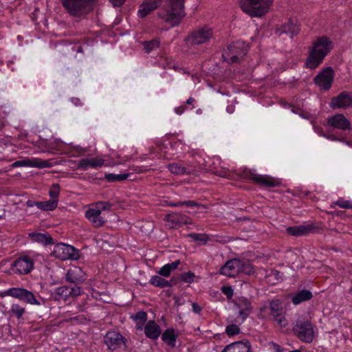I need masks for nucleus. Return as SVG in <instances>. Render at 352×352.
<instances>
[{
	"label": "nucleus",
	"instance_id": "aec40b11",
	"mask_svg": "<svg viewBox=\"0 0 352 352\" xmlns=\"http://www.w3.org/2000/svg\"><path fill=\"white\" fill-rule=\"evenodd\" d=\"M240 259L234 258L226 261L219 270V274L227 276L228 277L234 276L236 274H239V265Z\"/></svg>",
	"mask_w": 352,
	"mask_h": 352
},
{
	"label": "nucleus",
	"instance_id": "e2e57ef3",
	"mask_svg": "<svg viewBox=\"0 0 352 352\" xmlns=\"http://www.w3.org/2000/svg\"><path fill=\"white\" fill-rule=\"evenodd\" d=\"M26 205H27V206L30 207V208L34 207V206L37 207L38 201L29 199L27 201Z\"/></svg>",
	"mask_w": 352,
	"mask_h": 352
},
{
	"label": "nucleus",
	"instance_id": "f03ea898",
	"mask_svg": "<svg viewBox=\"0 0 352 352\" xmlns=\"http://www.w3.org/2000/svg\"><path fill=\"white\" fill-rule=\"evenodd\" d=\"M274 0H239L242 10L251 17H261L265 14Z\"/></svg>",
	"mask_w": 352,
	"mask_h": 352
},
{
	"label": "nucleus",
	"instance_id": "bf43d9fd",
	"mask_svg": "<svg viewBox=\"0 0 352 352\" xmlns=\"http://www.w3.org/2000/svg\"><path fill=\"white\" fill-rule=\"evenodd\" d=\"M192 311L196 314H200L201 311V307L196 302L192 304Z\"/></svg>",
	"mask_w": 352,
	"mask_h": 352
},
{
	"label": "nucleus",
	"instance_id": "13d9d810",
	"mask_svg": "<svg viewBox=\"0 0 352 352\" xmlns=\"http://www.w3.org/2000/svg\"><path fill=\"white\" fill-rule=\"evenodd\" d=\"M186 109V107L184 105H182L175 109V112L178 115H182L185 110Z\"/></svg>",
	"mask_w": 352,
	"mask_h": 352
},
{
	"label": "nucleus",
	"instance_id": "864d4df0",
	"mask_svg": "<svg viewBox=\"0 0 352 352\" xmlns=\"http://www.w3.org/2000/svg\"><path fill=\"white\" fill-rule=\"evenodd\" d=\"M268 276H274L276 280H278V281L283 280V273L276 270H274V269L271 270Z\"/></svg>",
	"mask_w": 352,
	"mask_h": 352
},
{
	"label": "nucleus",
	"instance_id": "a211bd4d",
	"mask_svg": "<svg viewBox=\"0 0 352 352\" xmlns=\"http://www.w3.org/2000/svg\"><path fill=\"white\" fill-rule=\"evenodd\" d=\"M162 3V0H144L139 6L138 15L144 18L154 10L157 9Z\"/></svg>",
	"mask_w": 352,
	"mask_h": 352
},
{
	"label": "nucleus",
	"instance_id": "de8ad7c7",
	"mask_svg": "<svg viewBox=\"0 0 352 352\" xmlns=\"http://www.w3.org/2000/svg\"><path fill=\"white\" fill-rule=\"evenodd\" d=\"M112 204L108 201H98L96 203V208L102 210H110L112 207Z\"/></svg>",
	"mask_w": 352,
	"mask_h": 352
},
{
	"label": "nucleus",
	"instance_id": "f704fd0d",
	"mask_svg": "<svg viewBox=\"0 0 352 352\" xmlns=\"http://www.w3.org/2000/svg\"><path fill=\"white\" fill-rule=\"evenodd\" d=\"M160 42L158 39L154 38L151 41H146L142 43L144 50L148 54L159 47Z\"/></svg>",
	"mask_w": 352,
	"mask_h": 352
},
{
	"label": "nucleus",
	"instance_id": "f8f14e48",
	"mask_svg": "<svg viewBox=\"0 0 352 352\" xmlns=\"http://www.w3.org/2000/svg\"><path fill=\"white\" fill-rule=\"evenodd\" d=\"M330 107L334 109L352 107V93L346 91L340 92L337 96L331 98Z\"/></svg>",
	"mask_w": 352,
	"mask_h": 352
},
{
	"label": "nucleus",
	"instance_id": "a18cd8bd",
	"mask_svg": "<svg viewBox=\"0 0 352 352\" xmlns=\"http://www.w3.org/2000/svg\"><path fill=\"white\" fill-rule=\"evenodd\" d=\"M334 204L344 209H352V202L348 200L338 199Z\"/></svg>",
	"mask_w": 352,
	"mask_h": 352
},
{
	"label": "nucleus",
	"instance_id": "c03bdc74",
	"mask_svg": "<svg viewBox=\"0 0 352 352\" xmlns=\"http://www.w3.org/2000/svg\"><path fill=\"white\" fill-rule=\"evenodd\" d=\"M133 318L137 322V323L140 322L143 324L147 320V314L145 311H140L135 314Z\"/></svg>",
	"mask_w": 352,
	"mask_h": 352
},
{
	"label": "nucleus",
	"instance_id": "052dcab7",
	"mask_svg": "<svg viewBox=\"0 0 352 352\" xmlns=\"http://www.w3.org/2000/svg\"><path fill=\"white\" fill-rule=\"evenodd\" d=\"M171 270L173 271L174 270L177 269L178 265L180 264L179 260H176L170 263H168Z\"/></svg>",
	"mask_w": 352,
	"mask_h": 352
},
{
	"label": "nucleus",
	"instance_id": "1a4fd4ad",
	"mask_svg": "<svg viewBox=\"0 0 352 352\" xmlns=\"http://www.w3.org/2000/svg\"><path fill=\"white\" fill-rule=\"evenodd\" d=\"M270 315L278 323L280 327L287 325V320L285 316V312L280 299L274 298L269 301Z\"/></svg>",
	"mask_w": 352,
	"mask_h": 352
},
{
	"label": "nucleus",
	"instance_id": "5701e85b",
	"mask_svg": "<svg viewBox=\"0 0 352 352\" xmlns=\"http://www.w3.org/2000/svg\"><path fill=\"white\" fill-rule=\"evenodd\" d=\"M315 227L311 224L289 226L287 228L286 232L288 234L294 236H305L311 233Z\"/></svg>",
	"mask_w": 352,
	"mask_h": 352
},
{
	"label": "nucleus",
	"instance_id": "393cba45",
	"mask_svg": "<svg viewBox=\"0 0 352 352\" xmlns=\"http://www.w3.org/2000/svg\"><path fill=\"white\" fill-rule=\"evenodd\" d=\"M100 214V210L96 208H89L85 212L86 218L97 228L103 226L105 222Z\"/></svg>",
	"mask_w": 352,
	"mask_h": 352
},
{
	"label": "nucleus",
	"instance_id": "69168bd1",
	"mask_svg": "<svg viewBox=\"0 0 352 352\" xmlns=\"http://www.w3.org/2000/svg\"><path fill=\"white\" fill-rule=\"evenodd\" d=\"M71 100L76 106L81 104L80 100L78 98H72Z\"/></svg>",
	"mask_w": 352,
	"mask_h": 352
},
{
	"label": "nucleus",
	"instance_id": "338daca9",
	"mask_svg": "<svg viewBox=\"0 0 352 352\" xmlns=\"http://www.w3.org/2000/svg\"><path fill=\"white\" fill-rule=\"evenodd\" d=\"M195 102V99L192 97H190L187 100H186V104H192L193 102Z\"/></svg>",
	"mask_w": 352,
	"mask_h": 352
},
{
	"label": "nucleus",
	"instance_id": "7ed1b4c3",
	"mask_svg": "<svg viewBox=\"0 0 352 352\" xmlns=\"http://www.w3.org/2000/svg\"><path fill=\"white\" fill-rule=\"evenodd\" d=\"M98 0H60L63 7L72 16L81 17L89 13Z\"/></svg>",
	"mask_w": 352,
	"mask_h": 352
},
{
	"label": "nucleus",
	"instance_id": "39448f33",
	"mask_svg": "<svg viewBox=\"0 0 352 352\" xmlns=\"http://www.w3.org/2000/svg\"><path fill=\"white\" fill-rule=\"evenodd\" d=\"M6 296H11L32 305H41V304L32 292L23 287H11L5 292H0V297L3 298Z\"/></svg>",
	"mask_w": 352,
	"mask_h": 352
},
{
	"label": "nucleus",
	"instance_id": "7c9ffc66",
	"mask_svg": "<svg viewBox=\"0 0 352 352\" xmlns=\"http://www.w3.org/2000/svg\"><path fill=\"white\" fill-rule=\"evenodd\" d=\"M313 294L310 290L302 289L295 294L292 298V302L294 305H298L302 302L307 301L311 299Z\"/></svg>",
	"mask_w": 352,
	"mask_h": 352
},
{
	"label": "nucleus",
	"instance_id": "9d476101",
	"mask_svg": "<svg viewBox=\"0 0 352 352\" xmlns=\"http://www.w3.org/2000/svg\"><path fill=\"white\" fill-rule=\"evenodd\" d=\"M212 35L213 32L210 28H202L192 31L185 41L191 45H201L208 42Z\"/></svg>",
	"mask_w": 352,
	"mask_h": 352
},
{
	"label": "nucleus",
	"instance_id": "f3484780",
	"mask_svg": "<svg viewBox=\"0 0 352 352\" xmlns=\"http://www.w3.org/2000/svg\"><path fill=\"white\" fill-rule=\"evenodd\" d=\"M300 32V28L297 23H294L292 19H289L287 23L281 25L279 28H276V33L278 36L283 34H287L290 38H293L297 35Z\"/></svg>",
	"mask_w": 352,
	"mask_h": 352
},
{
	"label": "nucleus",
	"instance_id": "2eb2a0df",
	"mask_svg": "<svg viewBox=\"0 0 352 352\" xmlns=\"http://www.w3.org/2000/svg\"><path fill=\"white\" fill-rule=\"evenodd\" d=\"M15 268V272L19 274H27L33 269L34 263L28 256L18 258L12 265Z\"/></svg>",
	"mask_w": 352,
	"mask_h": 352
},
{
	"label": "nucleus",
	"instance_id": "6e6552de",
	"mask_svg": "<svg viewBox=\"0 0 352 352\" xmlns=\"http://www.w3.org/2000/svg\"><path fill=\"white\" fill-rule=\"evenodd\" d=\"M52 254L62 261L67 259L77 260L80 256L78 250L72 245L62 243H57L54 246Z\"/></svg>",
	"mask_w": 352,
	"mask_h": 352
},
{
	"label": "nucleus",
	"instance_id": "c85d7f7f",
	"mask_svg": "<svg viewBox=\"0 0 352 352\" xmlns=\"http://www.w3.org/2000/svg\"><path fill=\"white\" fill-rule=\"evenodd\" d=\"M29 237L34 242L41 243L44 245L54 244L53 238L48 233L31 232Z\"/></svg>",
	"mask_w": 352,
	"mask_h": 352
},
{
	"label": "nucleus",
	"instance_id": "c9c22d12",
	"mask_svg": "<svg viewBox=\"0 0 352 352\" xmlns=\"http://www.w3.org/2000/svg\"><path fill=\"white\" fill-rule=\"evenodd\" d=\"M168 170L174 174L184 175L188 174L190 172L187 171V168L184 166L179 165L177 163H172L168 165Z\"/></svg>",
	"mask_w": 352,
	"mask_h": 352
},
{
	"label": "nucleus",
	"instance_id": "9b49d317",
	"mask_svg": "<svg viewBox=\"0 0 352 352\" xmlns=\"http://www.w3.org/2000/svg\"><path fill=\"white\" fill-rule=\"evenodd\" d=\"M333 79L334 71L331 67H327L315 76L314 82L322 89L327 91L331 87Z\"/></svg>",
	"mask_w": 352,
	"mask_h": 352
},
{
	"label": "nucleus",
	"instance_id": "f257e3e1",
	"mask_svg": "<svg viewBox=\"0 0 352 352\" xmlns=\"http://www.w3.org/2000/svg\"><path fill=\"white\" fill-rule=\"evenodd\" d=\"M334 47L332 41L325 36H318L309 47V54L306 59L305 67L315 69L323 62L324 58Z\"/></svg>",
	"mask_w": 352,
	"mask_h": 352
},
{
	"label": "nucleus",
	"instance_id": "79ce46f5",
	"mask_svg": "<svg viewBox=\"0 0 352 352\" xmlns=\"http://www.w3.org/2000/svg\"><path fill=\"white\" fill-rule=\"evenodd\" d=\"M241 330L238 325L232 324H229L226 328V333L228 336H234L240 333Z\"/></svg>",
	"mask_w": 352,
	"mask_h": 352
},
{
	"label": "nucleus",
	"instance_id": "4c0bfd02",
	"mask_svg": "<svg viewBox=\"0 0 352 352\" xmlns=\"http://www.w3.org/2000/svg\"><path fill=\"white\" fill-rule=\"evenodd\" d=\"M129 176V173L124 174H113V173H106L104 177L109 182H114L116 181H123L126 179Z\"/></svg>",
	"mask_w": 352,
	"mask_h": 352
},
{
	"label": "nucleus",
	"instance_id": "e433bc0d",
	"mask_svg": "<svg viewBox=\"0 0 352 352\" xmlns=\"http://www.w3.org/2000/svg\"><path fill=\"white\" fill-rule=\"evenodd\" d=\"M168 206H185L188 208H193V207H198L200 206L201 204L197 203V201H192V200H188V201H177V202H172L169 201L167 203Z\"/></svg>",
	"mask_w": 352,
	"mask_h": 352
},
{
	"label": "nucleus",
	"instance_id": "774afa93",
	"mask_svg": "<svg viewBox=\"0 0 352 352\" xmlns=\"http://www.w3.org/2000/svg\"><path fill=\"white\" fill-rule=\"evenodd\" d=\"M342 142H345V143H346V144H347L348 146H351V147H352V142L349 141V140H343V141H342Z\"/></svg>",
	"mask_w": 352,
	"mask_h": 352
},
{
	"label": "nucleus",
	"instance_id": "c756f323",
	"mask_svg": "<svg viewBox=\"0 0 352 352\" xmlns=\"http://www.w3.org/2000/svg\"><path fill=\"white\" fill-rule=\"evenodd\" d=\"M178 335L173 328H169L162 334V340L170 347L175 348Z\"/></svg>",
	"mask_w": 352,
	"mask_h": 352
},
{
	"label": "nucleus",
	"instance_id": "4d7b16f0",
	"mask_svg": "<svg viewBox=\"0 0 352 352\" xmlns=\"http://www.w3.org/2000/svg\"><path fill=\"white\" fill-rule=\"evenodd\" d=\"M113 5V7H120L122 6L126 0H109Z\"/></svg>",
	"mask_w": 352,
	"mask_h": 352
},
{
	"label": "nucleus",
	"instance_id": "49530a36",
	"mask_svg": "<svg viewBox=\"0 0 352 352\" xmlns=\"http://www.w3.org/2000/svg\"><path fill=\"white\" fill-rule=\"evenodd\" d=\"M242 177L245 179H248L252 180L254 182H255V177H257V174H256L254 171L252 170H250L248 168H245L243 170L242 173Z\"/></svg>",
	"mask_w": 352,
	"mask_h": 352
},
{
	"label": "nucleus",
	"instance_id": "473e14b6",
	"mask_svg": "<svg viewBox=\"0 0 352 352\" xmlns=\"http://www.w3.org/2000/svg\"><path fill=\"white\" fill-rule=\"evenodd\" d=\"M239 265V273H243L250 276L255 272L253 265L248 261L240 260Z\"/></svg>",
	"mask_w": 352,
	"mask_h": 352
},
{
	"label": "nucleus",
	"instance_id": "cd10ccee",
	"mask_svg": "<svg viewBox=\"0 0 352 352\" xmlns=\"http://www.w3.org/2000/svg\"><path fill=\"white\" fill-rule=\"evenodd\" d=\"M144 333L147 338L156 340L161 334L160 327L154 320H150L144 327Z\"/></svg>",
	"mask_w": 352,
	"mask_h": 352
},
{
	"label": "nucleus",
	"instance_id": "a878e982",
	"mask_svg": "<svg viewBox=\"0 0 352 352\" xmlns=\"http://www.w3.org/2000/svg\"><path fill=\"white\" fill-rule=\"evenodd\" d=\"M104 164V160L97 158H82L78 164V169L87 170L89 168L100 167Z\"/></svg>",
	"mask_w": 352,
	"mask_h": 352
},
{
	"label": "nucleus",
	"instance_id": "423d86ee",
	"mask_svg": "<svg viewBox=\"0 0 352 352\" xmlns=\"http://www.w3.org/2000/svg\"><path fill=\"white\" fill-rule=\"evenodd\" d=\"M158 16L170 27H175L180 23L185 16V13L184 8H179V6L174 8L166 6L165 10L158 13Z\"/></svg>",
	"mask_w": 352,
	"mask_h": 352
},
{
	"label": "nucleus",
	"instance_id": "09e8293b",
	"mask_svg": "<svg viewBox=\"0 0 352 352\" xmlns=\"http://www.w3.org/2000/svg\"><path fill=\"white\" fill-rule=\"evenodd\" d=\"M172 271L173 270H171L168 264H166L162 267L160 268L157 273L162 276L168 277L170 275Z\"/></svg>",
	"mask_w": 352,
	"mask_h": 352
},
{
	"label": "nucleus",
	"instance_id": "6ab92c4d",
	"mask_svg": "<svg viewBox=\"0 0 352 352\" xmlns=\"http://www.w3.org/2000/svg\"><path fill=\"white\" fill-rule=\"evenodd\" d=\"M221 352H252L251 344L248 340L234 342L226 346Z\"/></svg>",
	"mask_w": 352,
	"mask_h": 352
},
{
	"label": "nucleus",
	"instance_id": "5fc2aeb1",
	"mask_svg": "<svg viewBox=\"0 0 352 352\" xmlns=\"http://www.w3.org/2000/svg\"><path fill=\"white\" fill-rule=\"evenodd\" d=\"M32 166L38 167V168H45L50 166L49 163L47 161L42 160L38 162H37L35 164H32Z\"/></svg>",
	"mask_w": 352,
	"mask_h": 352
},
{
	"label": "nucleus",
	"instance_id": "412c9836",
	"mask_svg": "<svg viewBox=\"0 0 352 352\" xmlns=\"http://www.w3.org/2000/svg\"><path fill=\"white\" fill-rule=\"evenodd\" d=\"M149 283L152 285L160 288L172 287L179 283V278L172 277L168 280L162 276L155 275L151 278Z\"/></svg>",
	"mask_w": 352,
	"mask_h": 352
},
{
	"label": "nucleus",
	"instance_id": "b1692460",
	"mask_svg": "<svg viewBox=\"0 0 352 352\" xmlns=\"http://www.w3.org/2000/svg\"><path fill=\"white\" fill-rule=\"evenodd\" d=\"M236 306L239 308V316L241 317L242 322L248 317L253 310L250 301L244 297L239 298Z\"/></svg>",
	"mask_w": 352,
	"mask_h": 352
},
{
	"label": "nucleus",
	"instance_id": "58836bf2",
	"mask_svg": "<svg viewBox=\"0 0 352 352\" xmlns=\"http://www.w3.org/2000/svg\"><path fill=\"white\" fill-rule=\"evenodd\" d=\"M187 236L191 238L194 241H198L202 244L206 243L209 239L208 236L203 233H190Z\"/></svg>",
	"mask_w": 352,
	"mask_h": 352
},
{
	"label": "nucleus",
	"instance_id": "4be33fe9",
	"mask_svg": "<svg viewBox=\"0 0 352 352\" xmlns=\"http://www.w3.org/2000/svg\"><path fill=\"white\" fill-rule=\"evenodd\" d=\"M65 280L67 282L79 285L85 281V274L80 267H74L67 270Z\"/></svg>",
	"mask_w": 352,
	"mask_h": 352
},
{
	"label": "nucleus",
	"instance_id": "6e6d98bb",
	"mask_svg": "<svg viewBox=\"0 0 352 352\" xmlns=\"http://www.w3.org/2000/svg\"><path fill=\"white\" fill-rule=\"evenodd\" d=\"M28 165H30V161H28V160H19V161L15 162L13 164V166H14V167H18V166H28Z\"/></svg>",
	"mask_w": 352,
	"mask_h": 352
},
{
	"label": "nucleus",
	"instance_id": "0e129e2a",
	"mask_svg": "<svg viewBox=\"0 0 352 352\" xmlns=\"http://www.w3.org/2000/svg\"><path fill=\"white\" fill-rule=\"evenodd\" d=\"M325 137L331 140H333V141H335V140H338V141H341V142L343 141V139L338 138L334 135H325Z\"/></svg>",
	"mask_w": 352,
	"mask_h": 352
},
{
	"label": "nucleus",
	"instance_id": "2f4dec72",
	"mask_svg": "<svg viewBox=\"0 0 352 352\" xmlns=\"http://www.w3.org/2000/svg\"><path fill=\"white\" fill-rule=\"evenodd\" d=\"M53 297L56 300H67L69 298V287L63 286L56 288L53 293Z\"/></svg>",
	"mask_w": 352,
	"mask_h": 352
},
{
	"label": "nucleus",
	"instance_id": "ea45409f",
	"mask_svg": "<svg viewBox=\"0 0 352 352\" xmlns=\"http://www.w3.org/2000/svg\"><path fill=\"white\" fill-rule=\"evenodd\" d=\"M10 313H12L16 318L20 319L25 313V308L19 304H13L10 308Z\"/></svg>",
	"mask_w": 352,
	"mask_h": 352
},
{
	"label": "nucleus",
	"instance_id": "3c124183",
	"mask_svg": "<svg viewBox=\"0 0 352 352\" xmlns=\"http://www.w3.org/2000/svg\"><path fill=\"white\" fill-rule=\"evenodd\" d=\"M185 0H167V6L184 8Z\"/></svg>",
	"mask_w": 352,
	"mask_h": 352
},
{
	"label": "nucleus",
	"instance_id": "bb28decb",
	"mask_svg": "<svg viewBox=\"0 0 352 352\" xmlns=\"http://www.w3.org/2000/svg\"><path fill=\"white\" fill-rule=\"evenodd\" d=\"M255 184L263 187H276L279 186L280 182L278 179H275L271 176L258 175L255 177Z\"/></svg>",
	"mask_w": 352,
	"mask_h": 352
},
{
	"label": "nucleus",
	"instance_id": "ddd939ff",
	"mask_svg": "<svg viewBox=\"0 0 352 352\" xmlns=\"http://www.w3.org/2000/svg\"><path fill=\"white\" fill-rule=\"evenodd\" d=\"M126 340L120 333L116 331H108L104 338V342L110 350H115L125 344Z\"/></svg>",
	"mask_w": 352,
	"mask_h": 352
},
{
	"label": "nucleus",
	"instance_id": "72a5a7b5",
	"mask_svg": "<svg viewBox=\"0 0 352 352\" xmlns=\"http://www.w3.org/2000/svg\"><path fill=\"white\" fill-rule=\"evenodd\" d=\"M58 206V200H48L46 201H38L37 208L44 211H52Z\"/></svg>",
	"mask_w": 352,
	"mask_h": 352
},
{
	"label": "nucleus",
	"instance_id": "dca6fc26",
	"mask_svg": "<svg viewBox=\"0 0 352 352\" xmlns=\"http://www.w3.org/2000/svg\"><path fill=\"white\" fill-rule=\"evenodd\" d=\"M327 124L333 128L345 131L351 130L350 121L343 114H336L328 118Z\"/></svg>",
	"mask_w": 352,
	"mask_h": 352
},
{
	"label": "nucleus",
	"instance_id": "680f3d73",
	"mask_svg": "<svg viewBox=\"0 0 352 352\" xmlns=\"http://www.w3.org/2000/svg\"><path fill=\"white\" fill-rule=\"evenodd\" d=\"M270 344L273 346L274 352H283V349H281V347L280 346L279 344H278L274 342H271Z\"/></svg>",
	"mask_w": 352,
	"mask_h": 352
},
{
	"label": "nucleus",
	"instance_id": "0eeeda50",
	"mask_svg": "<svg viewBox=\"0 0 352 352\" xmlns=\"http://www.w3.org/2000/svg\"><path fill=\"white\" fill-rule=\"evenodd\" d=\"M293 331L297 338L303 342L311 343L314 337L311 323L308 320H298L293 327Z\"/></svg>",
	"mask_w": 352,
	"mask_h": 352
},
{
	"label": "nucleus",
	"instance_id": "8fccbe9b",
	"mask_svg": "<svg viewBox=\"0 0 352 352\" xmlns=\"http://www.w3.org/2000/svg\"><path fill=\"white\" fill-rule=\"evenodd\" d=\"M81 287L76 285L75 287H69V297H76L81 294Z\"/></svg>",
	"mask_w": 352,
	"mask_h": 352
},
{
	"label": "nucleus",
	"instance_id": "603ef678",
	"mask_svg": "<svg viewBox=\"0 0 352 352\" xmlns=\"http://www.w3.org/2000/svg\"><path fill=\"white\" fill-rule=\"evenodd\" d=\"M221 291L228 299H230L233 296L234 292L230 286H223Z\"/></svg>",
	"mask_w": 352,
	"mask_h": 352
},
{
	"label": "nucleus",
	"instance_id": "37998d69",
	"mask_svg": "<svg viewBox=\"0 0 352 352\" xmlns=\"http://www.w3.org/2000/svg\"><path fill=\"white\" fill-rule=\"evenodd\" d=\"M60 194V186L58 184H52L50 188L49 195L51 197L50 200H58V197Z\"/></svg>",
	"mask_w": 352,
	"mask_h": 352
},
{
	"label": "nucleus",
	"instance_id": "4468645a",
	"mask_svg": "<svg viewBox=\"0 0 352 352\" xmlns=\"http://www.w3.org/2000/svg\"><path fill=\"white\" fill-rule=\"evenodd\" d=\"M165 219L169 223L170 228L173 229H177L184 225L192 223V220L190 217L177 212L167 214Z\"/></svg>",
	"mask_w": 352,
	"mask_h": 352
},
{
	"label": "nucleus",
	"instance_id": "a19ab883",
	"mask_svg": "<svg viewBox=\"0 0 352 352\" xmlns=\"http://www.w3.org/2000/svg\"><path fill=\"white\" fill-rule=\"evenodd\" d=\"M195 275L192 272H184L177 277L179 278V282L180 280L186 283H192L194 281V278Z\"/></svg>",
	"mask_w": 352,
	"mask_h": 352
},
{
	"label": "nucleus",
	"instance_id": "20e7f679",
	"mask_svg": "<svg viewBox=\"0 0 352 352\" xmlns=\"http://www.w3.org/2000/svg\"><path fill=\"white\" fill-rule=\"evenodd\" d=\"M248 50V45L245 42L237 41L228 46L222 57L229 63H238L247 54Z\"/></svg>",
	"mask_w": 352,
	"mask_h": 352
}]
</instances>
